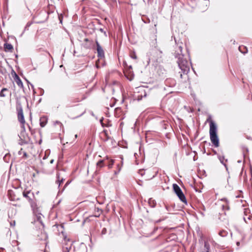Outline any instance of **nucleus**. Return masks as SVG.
Instances as JSON below:
<instances>
[{
  "mask_svg": "<svg viewBox=\"0 0 252 252\" xmlns=\"http://www.w3.org/2000/svg\"><path fill=\"white\" fill-rule=\"evenodd\" d=\"M30 85H31V86L32 88V89H33V85H32V84H30Z\"/></svg>",
  "mask_w": 252,
  "mask_h": 252,
  "instance_id": "36",
  "label": "nucleus"
},
{
  "mask_svg": "<svg viewBox=\"0 0 252 252\" xmlns=\"http://www.w3.org/2000/svg\"><path fill=\"white\" fill-rule=\"evenodd\" d=\"M239 244H240V242H237V245H239Z\"/></svg>",
  "mask_w": 252,
  "mask_h": 252,
  "instance_id": "39",
  "label": "nucleus"
},
{
  "mask_svg": "<svg viewBox=\"0 0 252 252\" xmlns=\"http://www.w3.org/2000/svg\"><path fill=\"white\" fill-rule=\"evenodd\" d=\"M14 79H15V81L16 84L19 87H20V88L23 87V83H22L21 80L20 79L19 77L16 74H15V78Z\"/></svg>",
  "mask_w": 252,
  "mask_h": 252,
  "instance_id": "9",
  "label": "nucleus"
},
{
  "mask_svg": "<svg viewBox=\"0 0 252 252\" xmlns=\"http://www.w3.org/2000/svg\"><path fill=\"white\" fill-rule=\"evenodd\" d=\"M47 122V118L45 117H41L40 119V126L41 127H44Z\"/></svg>",
  "mask_w": 252,
  "mask_h": 252,
  "instance_id": "11",
  "label": "nucleus"
},
{
  "mask_svg": "<svg viewBox=\"0 0 252 252\" xmlns=\"http://www.w3.org/2000/svg\"><path fill=\"white\" fill-rule=\"evenodd\" d=\"M117 167L118 168V172H119L121 169V167L120 166V165L119 164L117 165Z\"/></svg>",
  "mask_w": 252,
  "mask_h": 252,
  "instance_id": "32",
  "label": "nucleus"
},
{
  "mask_svg": "<svg viewBox=\"0 0 252 252\" xmlns=\"http://www.w3.org/2000/svg\"><path fill=\"white\" fill-rule=\"evenodd\" d=\"M21 128H22V130L21 132L20 135L19 136V137H21L24 139H26L27 140H29V137L28 135H27V134L26 133V129H25V125H22Z\"/></svg>",
  "mask_w": 252,
  "mask_h": 252,
  "instance_id": "7",
  "label": "nucleus"
},
{
  "mask_svg": "<svg viewBox=\"0 0 252 252\" xmlns=\"http://www.w3.org/2000/svg\"><path fill=\"white\" fill-rule=\"evenodd\" d=\"M7 91L8 89L7 88H3L0 92V96L1 97H5L6 94H4V92Z\"/></svg>",
  "mask_w": 252,
  "mask_h": 252,
  "instance_id": "19",
  "label": "nucleus"
},
{
  "mask_svg": "<svg viewBox=\"0 0 252 252\" xmlns=\"http://www.w3.org/2000/svg\"><path fill=\"white\" fill-rule=\"evenodd\" d=\"M32 194V196H33V194L31 193L30 191H24L23 192V196L28 199L29 201L31 200V197L29 195L30 194Z\"/></svg>",
  "mask_w": 252,
  "mask_h": 252,
  "instance_id": "13",
  "label": "nucleus"
},
{
  "mask_svg": "<svg viewBox=\"0 0 252 252\" xmlns=\"http://www.w3.org/2000/svg\"><path fill=\"white\" fill-rule=\"evenodd\" d=\"M226 232L224 230L220 231L219 235L222 237H224L226 235Z\"/></svg>",
  "mask_w": 252,
  "mask_h": 252,
  "instance_id": "24",
  "label": "nucleus"
},
{
  "mask_svg": "<svg viewBox=\"0 0 252 252\" xmlns=\"http://www.w3.org/2000/svg\"><path fill=\"white\" fill-rule=\"evenodd\" d=\"M218 158L220 162L226 166V164L224 163V157L223 156H218Z\"/></svg>",
  "mask_w": 252,
  "mask_h": 252,
  "instance_id": "21",
  "label": "nucleus"
},
{
  "mask_svg": "<svg viewBox=\"0 0 252 252\" xmlns=\"http://www.w3.org/2000/svg\"><path fill=\"white\" fill-rule=\"evenodd\" d=\"M173 188L175 193L178 196L180 200L182 202L187 203L186 197L179 186L176 184H174L173 185Z\"/></svg>",
  "mask_w": 252,
  "mask_h": 252,
  "instance_id": "3",
  "label": "nucleus"
},
{
  "mask_svg": "<svg viewBox=\"0 0 252 252\" xmlns=\"http://www.w3.org/2000/svg\"><path fill=\"white\" fill-rule=\"evenodd\" d=\"M4 48L5 52H8L11 51L13 47L11 44L5 43L4 44Z\"/></svg>",
  "mask_w": 252,
  "mask_h": 252,
  "instance_id": "10",
  "label": "nucleus"
},
{
  "mask_svg": "<svg viewBox=\"0 0 252 252\" xmlns=\"http://www.w3.org/2000/svg\"><path fill=\"white\" fill-rule=\"evenodd\" d=\"M155 53L158 56L157 58L156 59L157 62H159L160 59L162 57V52L158 50H155Z\"/></svg>",
  "mask_w": 252,
  "mask_h": 252,
  "instance_id": "12",
  "label": "nucleus"
},
{
  "mask_svg": "<svg viewBox=\"0 0 252 252\" xmlns=\"http://www.w3.org/2000/svg\"><path fill=\"white\" fill-rule=\"evenodd\" d=\"M75 138H77V134H76V135H75Z\"/></svg>",
  "mask_w": 252,
  "mask_h": 252,
  "instance_id": "40",
  "label": "nucleus"
},
{
  "mask_svg": "<svg viewBox=\"0 0 252 252\" xmlns=\"http://www.w3.org/2000/svg\"><path fill=\"white\" fill-rule=\"evenodd\" d=\"M249 213V210L248 209H245V211H244L245 216L243 218V219L246 222H247V220H250L252 218V216L251 215L248 216L247 213Z\"/></svg>",
  "mask_w": 252,
  "mask_h": 252,
  "instance_id": "8",
  "label": "nucleus"
},
{
  "mask_svg": "<svg viewBox=\"0 0 252 252\" xmlns=\"http://www.w3.org/2000/svg\"><path fill=\"white\" fill-rule=\"evenodd\" d=\"M23 158H28V154H27V153L26 152H23Z\"/></svg>",
  "mask_w": 252,
  "mask_h": 252,
  "instance_id": "29",
  "label": "nucleus"
},
{
  "mask_svg": "<svg viewBox=\"0 0 252 252\" xmlns=\"http://www.w3.org/2000/svg\"><path fill=\"white\" fill-rule=\"evenodd\" d=\"M114 161L113 160H111L110 163L108 165L109 168H111L114 164Z\"/></svg>",
  "mask_w": 252,
  "mask_h": 252,
  "instance_id": "25",
  "label": "nucleus"
},
{
  "mask_svg": "<svg viewBox=\"0 0 252 252\" xmlns=\"http://www.w3.org/2000/svg\"><path fill=\"white\" fill-rule=\"evenodd\" d=\"M20 140L19 141V144L21 145L28 144L29 142V140H27L26 139H24L21 137H20Z\"/></svg>",
  "mask_w": 252,
  "mask_h": 252,
  "instance_id": "17",
  "label": "nucleus"
},
{
  "mask_svg": "<svg viewBox=\"0 0 252 252\" xmlns=\"http://www.w3.org/2000/svg\"><path fill=\"white\" fill-rule=\"evenodd\" d=\"M136 154H135L134 156L135 157V158H136Z\"/></svg>",
  "mask_w": 252,
  "mask_h": 252,
  "instance_id": "42",
  "label": "nucleus"
},
{
  "mask_svg": "<svg viewBox=\"0 0 252 252\" xmlns=\"http://www.w3.org/2000/svg\"><path fill=\"white\" fill-rule=\"evenodd\" d=\"M239 51L243 54H245L247 52L248 50L245 46H239Z\"/></svg>",
  "mask_w": 252,
  "mask_h": 252,
  "instance_id": "18",
  "label": "nucleus"
},
{
  "mask_svg": "<svg viewBox=\"0 0 252 252\" xmlns=\"http://www.w3.org/2000/svg\"><path fill=\"white\" fill-rule=\"evenodd\" d=\"M84 41L86 42V43L90 42V41H93V40H90L88 38H86L84 39Z\"/></svg>",
  "mask_w": 252,
  "mask_h": 252,
  "instance_id": "30",
  "label": "nucleus"
},
{
  "mask_svg": "<svg viewBox=\"0 0 252 252\" xmlns=\"http://www.w3.org/2000/svg\"><path fill=\"white\" fill-rule=\"evenodd\" d=\"M57 180L56 183L57 184H58V186L59 187L61 186V185L63 182L64 179L63 178L60 179V175L59 173L57 174Z\"/></svg>",
  "mask_w": 252,
  "mask_h": 252,
  "instance_id": "14",
  "label": "nucleus"
},
{
  "mask_svg": "<svg viewBox=\"0 0 252 252\" xmlns=\"http://www.w3.org/2000/svg\"><path fill=\"white\" fill-rule=\"evenodd\" d=\"M183 43H181L179 45L177 44V49L175 52V58H177V63L180 69L182 71L180 74L181 77L182 78V73L186 74L189 71L190 62H189L188 59L189 58V54L187 51L186 54H183L182 51Z\"/></svg>",
  "mask_w": 252,
  "mask_h": 252,
  "instance_id": "1",
  "label": "nucleus"
},
{
  "mask_svg": "<svg viewBox=\"0 0 252 252\" xmlns=\"http://www.w3.org/2000/svg\"><path fill=\"white\" fill-rule=\"evenodd\" d=\"M103 118H101L100 120V123L102 126V127H104L105 126V125L104 124V123H103Z\"/></svg>",
  "mask_w": 252,
  "mask_h": 252,
  "instance_id": "28",
  "label": "nucleus"
},
{
  "mask_svg": "<svg viewBox=\"0 0 252 252\" xmlns=\"http://www.w3.org/2000/svg\"><path fill=\"white\" fill-rule=\"evenodd\" d=\"M84 47L86 49H90L93 46V41H90L84 44Z\"/></svg>",
  "mask_w": 252,
  "mask_h": 252,
  "instance_id": "16",
  "label": "nucleus"
},
{
  "mask_svg": "<svg viewBox=\"0 0 252 252\" xmlns=\"http://www.w3.org/2000/svg\"><path fill=\"white\" fill-rule=\"evenodd\" d=\"M68 184V182H67V183L65 184V186H64V188H65V187L67 186Z\"/></svg>",
  "mask_w": 252,
  "mask_h": 252,
  "instance_id": "34",
  "label": "nucleus"
},
{
  "mask_svg": "<svg viewBox=\"0 0 252 252\" xmlns=\"http://www.w3.org/2000/svg\"><path fill=\"white\" fill-rule=\"evenodd\" d=\"M23 153V149H21V150L18 152V155H21Z\"/></svg>",
  "mask_w": 252,
  "mask_h": 252,
  "instance_id": "31",
  "label": "nucleus"
},
{
  "mask_svg": "<svg viewBox=\"0 0 252 252\" xmlns=\"http://www.w3.org/2000/svg\"><path fill=\"white\" fill-rule=\"evenodd\" d=\"M209 134L212 143L215 147H218L219 146V139L217 135V126L213 121H211L210 122Z\"/></svg>",
  "mask_w": 252,
  "mask_h": 252,
  "instance_id": "2",
  "label": "nucleus"
},
{
  "mask_svg": "<svg viewBox=\"0 0 252 252\" xmlns=\"http://www.w3.org/2000/svg\"><path fill=\"white\" fill-rule=\"evenodd\" d=\"M57 124H60V122H57Z\"/></svg>",
  "mask_w": 252,
  "mask_h": 252,
  "instance_id": "41",
  "label": "nucleus"
},
{
  "mask_svg": "<svg viewBox=\"0 0 252 252\" xmlns=\"http://www.w3.org/2000/svg\"><path fill=\"white\" fill-rule=\"evenodd\" d=\"M107 232V229L105 228H103L101 231L102 234H105Z\"/></svg>",
  "mask_w": 252,
  "mask_h": 252,
  "instance_id": "27",
  "label": "nucleus"
},
{
  "mask_svg": "<svg viewBox=\"0 0 252 252\" xmlns=\"http://www.w3.org/2000/svg\"><path fill=\"white\" fill-rule=\"evenodd\" d=\"M204 247L206 250V252H209L210 246L209 244L206 242L204 243Z\"/></svg>",
  "mask_w": 252,
  "mask_h": 252,
  "instance_id": "23",
  "label": "nucleus"
},
{
  "mask_svg": "<svg viewBox=\"0 0 252 252\" xmlns=\"http://www.w3.org/2000/svg\"><path fill=\"white\" fill-rule=\"evenodd\" d=\"M103 162H104L103 160H99L97 162V164H96L97 166L98 167H102L103 166Z\"/></svg>",
  "mask_w": 252,
  "mask_h": 252,
  "instance_id": "22",
  "label": "nucleus"
},
{
  "mask_svg": "<svg viewBox=\"0 0 252 252\" xmlns=\"http://www.w3.org/2000/svg\"><path fill=\"white\" fill-rule=\"evenodd\" d=\"M100 31L101 32H103V30L102 29H100Z\"/></svg>",
  "mask_w": 252,
  "mask_h": 252,
  "instance_id": "37",
  "label": "nucleus"
},
{
  "mask_svg": "<svg viewBox=\"0 0 252 252\" xmlns=\"http://www.w3.org/2000/svg\"><path fill=\"white\" fill-rule=\"evenodd\" d=\"M17 111L18 121L22 124V125H24L25 120L24 119L23 108L21 105H19L17 107Z\"/></svg>",
  "mask_w": 252,
  "mask_h": 252,
  "instance_id": "4",
  "label": "nucleus"
},
{
  "mask_svg": "<svg viewBox=\"0 0 252 252\" xmlns=\"http://www.w3.org/2000/svg\"><path fill=\"white\" fill-rule=\"evenodd\" d=\"M130 56H131V58H132L133 59H137V56L135 53H133L132 54H131Z\"/></svg>",
  "mask_w": 252,
  "mask_h": 252,
  "instance_id": "26",
  "label": "nucleus"
},
{
  "mask_svg": "<svg viewBox=\"0 0 252 252\" xmlns=\"http://www.w3.org/2000/svg\"><path fill=\"white\" fill-rule=\"evenodd\" d=\"M221 200L222 201L224 200V201H225V204H223L221 206L222 209L223 210H228L229 209V206L228 205V203H227V199L226 198H224V199H222Z\"/></svg>",
  "mask_w": 252,
  "mask_h": 252,
  "instance_id": "15",
  "label": "nucleus"
},
{
  "mask_svg": "<svg viewBox=\"0 0 252 252\" xmlns=\"http://www.w3.org/2000/svg\"><path fill=\"white\" fill-rule=\"evenodd\" d=\"M63 252H73L71 250V246H69V247H63Z\"/></svg>",
  "mask_w": 252,
  "mask_h": 252,
  "instance_id": "20",
  "label": "nucleus"
},
{
  "mask_svg": "<svg viewBox=\"0 0 252 252\" xmlns=\"http://www.w3.org/2000/svg\"><path fill=\"white\" fill-rule=\"evenodd\" d=\"M158 229V227H156L155 228V229H154V231H155L156 230H157Z\"/></svg>",
  "mask_w": 252,
  "mask_h": 252,
  "instance_id": "38",
  "label": "nucleus"
},
{
  "mask_svg": "<svg viewBox=\"0 0 252 252\" xmlns=\"http://www.w3.org/2000/svg\"><path fill=\"white\" fill-rule=\"evenodd\" d=\"M95 42L96 46V49L97 51V57L102 59L104 57V50L97 40H95Z\"/></svg>",
  "mask_w": 252,
  "mask_h": 252,
  "instance_id": "6",
  "label": "nucleus"
},
{
  "mask_svg": "<svg viewBox=\"0 0 252 252\" xmlns=\"http://www.w3.org/2000/svg\"><path fill=\"white\" fill-rule=\"evenodd\" d=\"M54 161V159H52V160H51L50 162L51 164H52V163H53Z\"/></svg>",
  "mask_w": 252,
  "mask_h": 252,
  "instance_id": "33",
  "label": "nucleus"
},
{
  "mask_svg": "<svg viewBox=\"0 0 252 252\" xmlns=\"http://www.w3.org/2000/svg\"><path fill=\"white\" fill-rule=\"evenodd\" d=\"M33 213L35 215V218H34V222L36 223H40L42 226V227H44V224L42 222V218L43 216L37 212V210L35 209H33Z\"/></svg>",
  "mask_w": 252,
  "mask_h": 252,
  "instance_id": "5",
  "label": "nucleus"
},
{
  "mask_svg": "<svg viewBox=\"0 0 252 252\" xmlns=\"http://www.w3.org/2000/svg\"><path fill=\"white\" fill-rule=\"evenodd\" d=\"M135 162H136V164H139V162H138V161H137V159H136V160H135Z\"/></svg>",
  "mask_w": 252,
  "mask_h": 252,
  "instance_id": "35",
  "label": "nucleus"
}]
</instances>
